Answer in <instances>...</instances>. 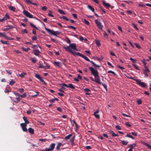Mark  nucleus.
<instances>
[{"instance_id": "10", "label": "nucleus", "mask_w": 151, "mask_h": 151, "mask_svg": "<svg viewBox=\"0 0 151 151\" xmlns=\"http://www.w3.org/2000/svg\"><path fill=\"white\" fill-rule=\"evenodd\" d=\"M63 86H65L67 88H70L72 89H74L75 88V87L72 84H69L68 85L65 83H63L61 84Z\"/></svg>"}, {"instance_id": "3", "label": "nucleus", "mask_w": 151, "mask_h": 151, "mask_svg": "<svg viewBox=\"0 0 151 151\" xmlns=\"http://www.w3.org/2000/svg\"><path fill=\"white\" fill-rule=\"evenodd\" d=\"M40 63L39 65L38 68H43L44 69H49L50 68V65H49L48 64L46 63L43 60H42V61H40Z\"/></svg>"}, {"instance_id": "58", "label": "nucleus", "mask_w": 151, "mask_h": 151, "mask_svg": "<svg viewBox=\"0 0 151 151\" xmlns=\"http://www.w3.org/2000/svg\"><path fill=\"white\" fill-rule=\"evenodd\" d=\"M47 139H39V141H41L42 142H45L46 141Z\"/></svg>"}, {"instance_id": "56", "label": "nucleus", "mask_w": 151, "mask_h": 151, "mask_svg": "<svg viewBox=\"0 0 151 151\" xmlns=\"http://www.w3.org/2000/svg\"><path fill=\"white\" fill-rule=\"evenodd\" d=\"M142 62L143 63V64L144 65L145 67V66H146V65L147 64V63L146 62L145 60H142Z\"/></svg>"}, {"instance_id": "2", "label": "nucleus", "mask_w": 151, "mask_h": 151, "mask_svg": "<svg viewBox=\"0 0 151 151\" xmlns=\"http://www.w3.org/2000/svg\"><path fill=\"white\" fill-rule=\"evenodd\" d=\"M91 73L95 77L94 82L96 83L101 84L99 76L98 75L99 73L97 70L94 69L92 67H89Z\"/></svg>"}, {"instance_id": "45", "label": "nucleus", "mask_w": 151, "mask_h": 151, "mask_svg": "<svg viewBox=\"0 0 151 151\" xmlns=\"http://www.w3.org/2000/svg\"><path fill=\"white\" fill-rule=\"evenodd\" d=\"M31 60L33 63H35L36 61V58H32Z\"/></svg>"}, {"instance_id": "29", "label": "nucleus", "mask_w": 151, "mask_h": 151, "mask_svg": "<svg viewBox=\"0 0 151 151\" xmlns=\"http://www.w3.org/2000/svg\"><path fill=\"white\" fill-rule=\"evenodd\" d=\"M96 43V45L99 47L100 45L101 44L100 43V41L99 40H96L95 42Z\"/></svg>"}, {"instance_id": "57", "label": "nucleus", "mask_w": 151, "mask_h": 151, "mask_svg": "<svg viewBox=\"0 0 151 151\" xmlns=\"http://www.w3.org/2000/svg\"><path fill=\"white\" fill-rule=\"evenodd\" d=\"M132 65L137 70H139V68L137 67V66L134 64H133Z\"/></svg>"}, {"instance_id": "27", "label": "nucleus", "mask_w": 151, "mask_h": 151, "mask_svg": "<svg viewBox=\"0 0 151 151\" xmlns=\"http://www.w3.org/2000/svg\"><path fill=\"white\" fill-rule=\"evenodd\" d=\"M2 44L6 45H9V43L8 41H4L2 40H1L0 41Z\"/></svg>"}, {"instance_id": "28", "label": "nucleus", "mask_w": 151, "mask_h": 151, "mask_svg": "<svg viewBox=\"0 0 151 151\" xmlns=\"http://www.w3.org/2000/svg\"><path fill=\"white\" fill-rule=\"evenodd\" d=\"M58 11L61 14H65L64 12L62 10L59 9Z\"/></svg>"}, {"instance_id": "14", "label": "nucleus", "mask_w": 151, "mask_h": 151, "mask_svg": "<svg viewBox=\"0 0 151 151\" xmlns=\"http://www.w3.org/2000/svg\"><path fill=\"white\" fill-rule=\"evenodd\" d=\"M38 79L42 83V84L44 85H46V83L44 81L43 78L40 76V75H38Z\"/></svg>"}, {"instance_id": "53", "label": "nucleus", "mask_w": 151, "mask_h": 151, "mask_svg": "<svg viewBox=\"0 0 151 151\" xmlns=\"http://www.w3.org/2000/svg\"><path fill=\"white\" fill-rule=\"evenodd\" d=\"M84 90L86 92H90L91 91V90L88 88H85L84 89Z\"/></svg>"}, {"instance_id": "44", "label": "nucleus", "mask_w": 151, "mask_h": 151, "mask_svg": "<svg viewBox=\"0 0 151 151\" xmlns=\"http://www.w3.org/2000/svg\"><path fill=\"white\" fill-rule=\"evenodd\" d=\"M130 60H131L132 61V62L134 63H136L137 60L136 59H133L132 58H130Z\"/></svg>"}, {"instance_id": "20", "label": "nucleus", "mask_w": 151, "mask_h": 151, "mask_svg": "<svg viewBox=\"0 0 151 151\" xmlns=\"http://www.w3.org/2000/svg\"><path fill=\"white\" fill-rule=\"evenodd\" d=\"M88 8L91 10L94 13V9L92 6L90 5H88L87 6Z\"/></svg>"}, {"instance_id": "61", "label": "nucleus", "mask_w": 151, "mask_h": 151, "mask_svg": "<svg viewBox=\"0 0 151 151\" xmlns=\"http://www.w3.org/2000/svg\"><path fill=\"white\" fill-rule=\"evenodd\" d=\"M125 125L128 127H130L131 126V125L128 122H126L125 123Z\"/></svg>"}, {"instance_id": "8", "label": "nucleus", "mask_w": 151, "mask_h": 151, "mask_svg": "<svg viewBox=\"0 0 151 151\" xmlns=\"http://www.w3.org/2000/svg\"><path fill=\"white\" fill-rule=\"evenodd\" d=\"M27 124L24 123H22L20 124V126L22 128V129L23 131L24 132H27V129L26 128Z\"/></svg>"}, {"instance_id": "19", "label": "nucleus", "mask_w": 151, "mask_h": 151, "mask_svg": "<svg viewBox=\"0 0 151 151\" xmlns=\"http://www.w3.org/2000/svg\"><path fill=\"white\" fill-rule=\"evenodd\" d=\"M62 143L60 142L58 143L57 144V146L56 147V149L58 150H60V147L62 145Z\"/></svg>"}, {"instance_id": "15", "label": "nucleus", "mask_w": 151, "mask_h": 151, "mask_svg": "<svg viewBox=\"0 0 151 151\" xmlns=\"http://www.w3.org/2000/svg\"><path fill=\"white\" fill-rule=\"evenodd\" d=\"M99 112V110H97L96 111L94 112L93 113V115L95 116V117L97 119H99L100 118V116L99 114H96L97 113H98Z\"/></svg>"}, {"instance_id": "22", "label": "nucleus", "mask_w": 151, "mask_h": 151, "mask_svg": "<svg viewBox=\"0 0 151 151\" xmlns=\"http://www.w3.org/2000/svg\"><path fill=\"white\" fill-rule=\"evenodd\" d=\"M110 133L111 134L112 136V137L118 136V134H115L112 130L110 131Z\"/></svg>"}, {"instance_id": "62", "label": "nucleus", "mask_w": 151, "mask_h": 151, "mask_svg": "<svg viewBox=\"0 0 151 151\" xmlns=\"http://www.w3.org/2000/svg\"><path fill=\"white\" fill-rule=\"evenodd\" d=\"M6 20V18L5 17H3L2 19H0V22H2Z\"/></svg>"}, {"instance_id": "23", "label": "nucleus", "mask_w": 151, "mask_h": 151, "mask_svg": "<svg viewBox=\"0 0 151 151\" xmlns=\"http://www.w3.org/2000/svg\"><path fill=\"white\" fill-rule=\"evenodd\" d=\"M15 82H16L13 79H12L11 81H10L9 84L11 86H12L15 83Z\"/></svg>"}, {"instance_id": "37", "label": "nucleus", "mask_w": 151, "mask_h": 151, "mask_svg": "<svg viewBox=\"0 0 151 151\" xmlns=\"http://www.w3.org/2000/svg\"><path fill=\"white\" fill-rule=\"evenodd\" d=\"M33 51L34 54L36 56H38V50H34Z\"/></svg>"}, {"instance_id": "5", "label": "nucleus", "mask_w": 151, "mask_h": 151, "mask_svg": "<svg viewBox=\"0 0 151 151\" xmlns=\"http://www.w3.org/2000/svg\"><path fill=\"white\" fill-rule=\"evenodd\" d=\"M135 81H136L137 84L142 87H145L146 86V85L145 83L144 82H141L139 80H135Z\"/></svg>"}, {"instance_id": "34", "label": "nucleus", "mask_w": 151, "mask_h": 151, "mask_svg": "<svg viewBox=\"0 0 151 151\" xmlns=\"http://www.w3.org/2000/svg\"><path fill=\"white\" fill-rule=\"evenodd\" d=\"M121 141H122V144L123 145H126L128 143V142L125 141L124 140Z\"/></svg>"}, {"instance_id": "25", "label": "nucleus", "mask_w": 151, "mask_h": 151, "mask_svg": "<svg viewBox=\"0 0 151 151\" xmlns=\"http://www.w3.org/2000/svg\"><path fill=\"white\" fill-rule=\"evenodd\" d=\"M145 69H143V71H145L147 72V73H149L150 71L149 69L147 67V66H145Z\"/></svg>"}, {"instance_id": "12", "label": "nucleus", "mask_w": 151, "mask_h": 151, "mask_svg": "<svg viewBox=\"0 0 151 151\" xmlns=\"http://www.w3.org/2000/svg\"><path fill=\"white\" fill-rule=\"evenodd\" d=\"M6 28L4 29L3 30L4 31H8L10 29H12L14 28V27L12 25H9L6 26Z\"/></svg>"}, {"instance_id": "38", "label": "nucleus", "mask_w": 151, "mask_h": 151, "mask_svg": "<svg viewBox=\"0 0 151 151\" xmlns=\"http://www.w3.org/2000/svg\"><path fill=\"white\" fill-rule=\"evenodd\" d=\"M30 25L32 27L35 28L36 29H38L32 23H30Z\"/></svg>"}, {"instance_id": "41", "label": "nucleus", "mask_w": 151, "mask_h": 151, "mask_svg": "<svg viewBox=\"0 0 151 151\" xmlns=\"http://www.w3.org/2000/svg\"><path fill=\"white\" fill-rule=\"evenodd\" d=\"M0 37L3 36V37H4L5 38V36H6L5 33V32H4V33L0 32Z\"/></svg>"}, {"instance_id": "13", "label": "nucleus", "mask_w": 151, "mask_h": 151, "mask_svg": "<svg viewBox=\"0 0 151 151\" xmlns=\"http://www.w3.org/2000/svg\"><path fill=\"white\" fill-rule=\"evenodd\" d=\"M102 4L106 8H109L111 6V5L109 4L106 3L104 1H103Z\"/></svg>"}, {"instance_id": "24", "label": "nucleus", "mask_w": 151, "mask_h": 151, "mask_svg": "<svg viewBox=\"0 0 151 151\" xmlns=\"http://www.w3.org/2000/svg\"><path fill=\"white\" fill-rule=\"evenodd\" d=\"M5 38L7 40H14L13 38L11 37L6 35V36H5Z\"/></svg>"}, {"instance_id": "48", "label": "nucleus", "mask_w": 151, "mask_h": 151, "mask_svg": "<svg viewBox=\"0 0 151 151\" xmlns=\"http://www.w3.org/2000/svg\"><path fill=\"white\" fill-rule=\"evenodd\" d=\"M18 91L21 93H22L24 92V89L23 88H19L18 89Z\"/></svg>"}, {"instance_id": "42", "label": "nucleus", "mask_w": 151, "mask_h": 151, "mask_svg": "<svg viewBox=\"0 0 151 151\" xmlns=\"http://www.w3.org/2000/svg\"><path fill=\"white\" fill-rule=\"evenodd\" d=\"M26 96L27 95L26 93H24L22 95H20L19 96H21L22 98H25V97H26Z\"/></svg>"}, {"instance_id": "51", "label": "nucleus", "mask_w": 151, "mask_h": 151, "mask_svg": "<svg viewBox=\"0 0 151 151\" xmlns=\"http://www.w3.org/2000/svg\"><path fill=\"white\" fill-rule=\"evenodd\" d=\"M84 22L87 25H89V22L85 19H84Z\"/></svg>"}, {"instance_id": "7", "label": "nucleus", "mask_w": 151, "mask_h": 151, "mask_svg": "<svg viewBox=\"0 0 151 151\" xmlns=\"http://www.w3.org/2000/svg\"><path fill=\"white\" fill-rule=\"evenodd\" d=\"M23 14L26 17L29 18H32V15L30 13L28 12L27 11L24 10L23 11Z\"/></svg>"}, {"instance_id": "52", "label": "nucleus", "mask_w": 151, "mask_h": 151, "mask_svg": "<svg viewBox=\"0 0 151 151\" xmlns=\"http://www.w3.org/2000/svg\"><path fill=\"white\" fill-rule=\"evenodd\" d=\"M115 128L118 130H121V129L120 126L119 125H116L115 126Z\"/></svg>"}, {"instance_id": "36", "label": "nucleus", "mask_w": 151, "mask_h": 151, "mask_svg": "<svg viewBox=\"0 0 151 151\" xmlns=\"http://www.w3.org/2000/svg\"><path fill=\"white\" fill-rule=\"evenodd\" d=\"M26 73H22L20 74H19V76L22 78L25 75Z\"/></svg>"}, {"instance_id": "30", "label": "nucleus", "mask_w": 151, "mask_h": 151, "mask_svg": "<svg viewBox=\"0 0 151 151\" xmlns=\"http://www.w3.org/2000/svg\"><path fill=\"white\" fill-rule=\"evenodd\" d=\"M53 63L54 64L56 65L57 66L60 67V63L58 62L55 61Z\"/></svg>"}, {"instance_id": "9", "label": "nucleus", "mask_w": 151, "mask_h": 151, "mask_svg": "<svg viewBox=\"0 0 151 151\" xmlns=\"http://www.w3.org/2000/svg\"><path fill=\"white\" fill-rule=\"evenodd\" d=\"M55 144L53 143H52L50 145L49 148H46V150L47 151H52L54 148Z\"/></svg>"}, {"instance_id": "18", "label": "nucleus", "mask_w": 151, "mask_h": 151, "mask_svg": "<svg viewBox=\"0 0 151 151\" xmlns=\"http://www.w3.org/2000/svg\"><path fill=\"white\" fill-rule=\"evenodd\" d=\"M28 132L30 134H34V130L32 128L30 127L28 129Z\"/></svg>"}, {"instance_id": "60", "label": "nucleus", "mask_w": 151, "mask_h": 151, "mask_svg": "<svg viewBox=\"0 0 151 151\" xmlns=\"http://www.w3.org/2000/svg\"><path fill=\"white\" fill-rule=\"evenodd\" d=\"M37 37L36 36H34L32 38V40H37Z\"/></svg>"}, {"instance_id": "47", "label": "nucleus", "mask_w": 151, "mask_h": 151, "mask_svg": "<svg viewBox=\"0 0 151 151\" xmlns=\"http://www.w3.org/2000/svg\"><path fill=\"white\" fill-rule=\"evenodd\" d=\"M74 139H75V137L74 136L72 137L70 139V142L71 143H73V142H74Z\"/></svg>"}, {"instance_id": "46", "label": "nucleus", "mask_w": 151, "mask_h": 151, "mask_svg": "<svg viewBox=\"0 0 151 151\" xmlns=\"http://www.w3.org/2000/svg\"><path fill=\"white\" fill-rule=\"evenodd\" d=\"M137 104L139 105H141L142 104V101L141 100V99H139L137 101Z\"/></svg>"}, {"instance_id": "40", "label": "nucleus", "mask_w": 151, "mask_h": 151, "mask_svg": "<svg viewBox=\"0 0 151 151\" xmlns=\"http://www.w3.org/2000/svg\"><path fill=\"white\" fill-rule=\"evenodd\" d=\"M60 18H62L64 19L66 21L69 20V19L67 18V17L64 16H62V17H60Z\"/></svg>"}, {"instance_id": "1", "label": "nucleus", "mask_w": 151, "mask_h": 151, "mask_svg": "<svg viewBox=\"0 0 151 151\" xmlns=\"http://www.w3.org/2000/svg\"><path fill=\"white\" fill-rule=\"evenodd\" d=\"M63 48L65 49V50L66 51H68V52H70L72 54H73L74 55H77V56H79L83 58L85 60L88 61L90 62L93 65H94V66H96V67L99 68L101 66L100 65H99L96 64L95 63H94L93 61H90L89 59L86 56H85L84 55H83L81 53L77 52H74L69 47V46H67V47H66L64 46L63 47Z\"/></svg>"}, {"instance_id": "49", "label": "nucleus", "mask_w": 151, "mask_h": 151, "mask_svg": "<svg viewBox=\"0 0 151 151\" xmlns=\"http://www.w3.org/2000/svg\"><path fill=\"white\" fill-rule=\"evenodd\" d=\"M136 46V47L139 48V49H140L141 48V47L139 46V45L137 43H135L134 44Z\"/></svg>"}, {"instance_id": "43", "label": "nucleus", "mask_w": 151, "mask_h": 151, "mask_svg": "<svg viewBox=\"0 0 151 151\" xmlns=\"http://www.w3.org/2000/svg\"><path fill=\"white\" fill-rule=\"evenodd\" d=\"M67 27L68 28H72L74 30H75L76 29V28L75 27H73V26H68Z\"/></svg>"}, {"instance_id": "32", "label": "nucleus", "mask_w": 151, "mask_h": 151, "mask_svg": "<svg viewBox=\"0 0 151 151\" xmlns=\"http://www.w3.org/2000/svg\"><path fill=\"white\" fill-rule=\"evenodd\" d=\"M136 146V144L134 143L132 144L131 145L128 146V147H131L130 148H132V149Z\"/></svg>"}, {"instance_id": "39", "label": "nucleus", "mask_w": 151, "mask_h": 151, "mask_svg": "<svg viewBox=\"0 0 151 151\" xmlns=\"http://www.w3.org/2000/svg\"><path fill=\"white\" fill-rule=\"evenodd\" d=\"M126 137H129L132 138L133 139H134V137H133L132 135H130L129 134H127V135L126 136Z\"/></svg>"}, {"instance_id": "59", "label": "nucleus", "mask_w": 151, "mask_h": 151, "mask_svg": "<svg viewBox=\"0 0 151 151\" xmlns=\"http://www.w3.org/2000/svg\"><path fill=\"white\" fill-rule=\"evenodd\" d=\"M41 9L44 11H45L47 9V7L45 6H44L43 7H41Z\"/></svg>"}, {"instance_id": "35", "label": "nucleus", "mask_w": 151, "mask_h": 151, "mask_svg": "<svg viewBox=\"0 0 151 151\" xmlns=\"http://www.w3.org/2000/svg\"><path fill=\"white\" fill-rule=\"evenodd\" d=\"M72 136V134H70L68 135L65 137V139H69Z\"/></svg>"}, {"instance_id": "16", "label": "nucleus", "mask_w": 151, "mask_h": 151, "mask_svg": "<svg viewBox=\"0 0 151 151\" xmlns=\"http://www.w3.org/2000/svg\"><path fill=\"white\" fill-rule=\"evenodd\" d=\"M141 142L143 144L147 146L149 149H151V145H150L143 141L142 142Z\"/></svg>"}, {"instance_id": "33", "label": "nucleus", "mask_w": 151, "mask_h": 151, "mask_svg": "<svg viewBox=\"0 0 151 151\" xmlns=\"http://www.w3.org/2000/svg\"><path fill=\"white\" fill-rule=\"evenodd\" d=\"M51 13H52V12L51 11H50L49 12V13L47 14L48 16L52 17H54V16L53 15L51 14Z\"/></svg>"}, {"instance_id": "17", "label": "nucleus", "mask_w": 151, "mask_h": 151, "mask_svg": "<svg viewBox=\"0 0 151 151\" xmlns=\"http://www.w3.org/2000/svg\"><path fill=\"white\" fill-rule=\"evenodd\" d=\"M23 119L25 122V123H24V124H27L29 123V121L27 120L26 117L24 116L23 117Z\"/></svg>"}, {"instance_id": "50", "label": "nucleus", "mask_w": 151, "mask_h": 151, "mask_svg": "<svg viewBox=\"0 0 151 151\" xmlns=\"http://www.w3.org/2000/svg\"><path fill=\"white\" fill-rule=\"evenodd\" d=\"M16 99L17 100V101H14L13 100H12V101L14 102H15L16 103H17L18 102H19L20 101V99H19V97L17 98Z\"/></svg>"}, {"instance_id": "26", "label": "nucleus", "mask_w": 151, "mask_h": 151, "mask_svg": "<svg viewBox=\"0 0 151 151\" xmlns=\"http://www.w3.org/2000/svg\"><path fill=\"white\" fill-rule=\"evenodd\" d=\"M9 9L13 11L14 12L15 11V9L16 8L15 7H14L13 6H11L9 7Z\"/></svg>"}, {"instance_id": "21", "label": "nucleus", "mask_w": 151, "mask_h": 151, "mask_svg": "<svg viewBox=\"0 0 151 151\" xmlns=\"http://www.w3.org/2000/svg\"><path fill=\"white\" fill-rule=\"evenodd\" d=\"M92 58L94 59L95 60H97L99 61H101L103 59L102 58H99L98 57H94V56L93 57V58Z\"/></svg>"}, {"instance_id": "4", "label": "nucleus", "mask_w": 151, "mask_h": 151, "mask_svg": "<svg viewBox=\"0 0 151 151\" xmlns=\"http://www.w3.org/2000/svg\"><path fill=\"white\" fill-rule=\"evenodd\" d=\"M45 29L49 34H52L53 35H56L57 34L59 35L60 33V32L58 31H54L46 27L45 28Z\"/></svg>"}, {"instance_id": "11", "label": "nucleus", "mask_w": 151, "mask_h": 151, "mask_svg": "<svg viewBox=\"0 0 151 151\" xmlns=\"http://www.w3.org/2000/svg\"><path fill=\"white\" fill-rule=\"evenodd\" d=\"M69 47H70L71 49L77 51L78 50L76 49V44L75 43L70 44Z\"/></svg>"}, {"instance_id": "54", "label": "nucleus", "mask_w": 151, "mask_h": 151, "mask_svg": "<svg viewBox=\"0 0 151 151\" xmlns=\"http://www.w3.org/2000/svg\"><path fill=\"white\" fill-rule=\"evenodd\" d=\"M108 73H111L112 74H114V75H116V73L113 71H111V70H109L108 72Z\"/></svg>"}, {"instance_id": "63", "label": "nucleus", "mask_w": 151, "mask_h": 151, "mask_svg": "<svg viewBox=\"0 0 151 151\" xmlns=\"http://www.w3.org/2000/svg\"><path fill=\"white\" fill-rule=\"evenodd\" d=\"M13 93L16 96H19L20 94L17 92L15 91H13Z\"/></svg>"}, {"instance_id": "31", "label": "nucleus", "mask_w": 151, "mask_h": 151, "mask_svg": "<svg viewBox=\"0 0 151 151\" xmlns=\"http://www.w3.org/2000/svg\"><path fill=\"white\" fill-rule=\"evenodd\" d=\"M22 49L23 51H24L25 52H27L30 50V48H26L24 47H22Z\"/></svg>"}, {"instance_id": "55", "label": "nucleus", "mask_w": 151, "mask_h": 151, "mask_svg": "<svg viewBox=\"0 0 151 151\" xmlns=\"http://www.w3.org/2000/svg\"><path fill=\"white\" fill-rule=\"evenodd\" d=\"M132 25L133 26V27L137 30H138V29L136 25L134 23H132Z\"/></svg>"}, {"instance_id": "6", "label": "nucleus", "mask_w": 151, "mask_h": 151, "mask_svg": "<svg viewBox=\"0 0 151 151\" xmlns=\"http://www.w3.org/2000/svg\"><path fill=\"white\" fill-rule=\"evenodd\" d=\"M95 22L97 24V26L99 29H100L101 30H102L103 26L101 25V23L98 19H96L95 20Z\"/></svg>"}, {"instance_id": "64", "label": "nucleus", "mask_w": 151, "mask_h": 151, "mask_svg": "<svg viewBox=\"0 0 151 151\" xmlns=\"http://www.w3.org/2000/svg\"><path fill=\"white\" fill-rule=\"evenodd\" d=\"M66 39L67 40V43L70 44V40L68 37H66Z\"/></svg>"}]
</instances>
